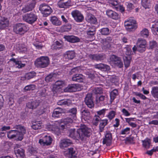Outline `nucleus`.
Wrapping results in <instances>:
<instances>
[{
    "label": "nucleus",
    "instance_id": "1",
    "mask_svg": "<svg viewBox=\"0 0 158 158\" xmlns=\"http://www.w3.org/2000/svg\"><path fill=\"white\" fill-rule=\"evenodd\" d=\"M50 64V60L47 56H42L37 58L35 62L37 67L44 68L47 67Z\"/></svg>",
    "mask_w": 158,
    "mask_h": 158
},
{
    "label": "nucleus",
    "instance_id": "2",
    "mask_svg": "<svg viewBox=\"0 0 158 158\" xmlns=\"http://www.w3.org/2000/svg\"><path fill=\"white\" fill-rule=\"evenodd\" d=\"M13 129L19 130L20 131L15 130V139L19 140H21L23 138V136L26 133L25 127L20 125H16L14 126Z\"/></svg>",
    "mask_w": 158,
    "mask_h": 158
},
{
    "label": "nucleus",
    "instance_id": "3",
    "mask_svg": "<svg viewBox=\"0 0 158 158\" xmlns=\"http://www.w3.org/2000/svg\"><path fill=\"white\" fill-rule=\"evenodd\" d=\"M79 129L80 135L81 140L84 141L85 140V137H89L92 134V131L90 128H88L84 125L81 127Z\"/></svg>",
    "mask_w": 158,
    "mask_h": 158
},
{
    "label": "nucleus",
    "instance_id": "4",
    "mask_svg": "<svg viewBox=\"0 0 158 158\" xmlns=\"http://www.w3.org/2000/svg\"><path fill=\"white\" fill-rule=\"evenodd\" d=\"M27 26L24 24L19 23L15 25L13 27V30L16 34L23 35L28 30Z\"/></svg>",
    "mask_w": 158,
    "mask_h": 158
},
{
    "label": "nucleus",
    "instance_id": "5",
    "mask_svg": "<svg viewBox=\"0 0 158 158\" xmlns=\"http://www.w3.org/2000/svg\"><path fill=\"white\" fill-rule=\"evenodd\" d=\"M124 26L127 30L129 31H135L137 27L136 20L131 19L125 21Z\"/></svg>",
    "mask_w": 158,
    "mask_h": 158
},
{
    "label": "nucleus",
    "instance_id": "6",
    "mask_svg": "<svg viewBox=\"0 0 158 158\" xmlns=\"http://www.w3.org/2000/svg\"><path fill=\"white\" fill-rule=\"evenodd\" d=\"M39 10L44 17H47L52 12V9L50 7L46 4H41L39 7Z\"/></svg>",
    "mask_w": 158,
    "mask_h": 158
},
{
    "label": "nucleus",
    "instance_id": "7",
    "mask_svg": "<svg viewBox=\"0 0 158 158\" xmlns=\"http://www.w3.org/2000/svg\"><path fill=\"white\" fill-rule=\"evenodd\" d=\"M23 20L30 24H32L34 23L37 19L36 15L32 13H27L23 16Z\"/></svg>",
    "mask_w": 158,
    "mask_h": 158
},
{
    "label": "nucleus",
    "instance_id": "8",
    "mask_svg": "<svg viewBox=\"0 0 158 158\" xmlns=\"http://www.w3.org/2000/svg\"><path fill=\"white\" fill-rule=\"evenodd\" d=\"M147 42L144 39L139 38L138 39L137 45V51L140 52H143L146 50V46Z\"/></svg>",
    "mask_w": 158,
    "mask_h": 158
},
{
    "label": "nucleus",
    "instance_id": "9",
    "mask_svg": "<svg viewBox=\"0 0 158 158\" xmlns=\"http://www.w3.org/2000/svg\"><path fill=\"white\" fill-rule=\"evenodd\" d=\"M20 146L16 144L14 146V152L17 158H23L25 156V151L22 148H19Z\"/></svg>",
    "mask_w": 158,
    "mask_h": 158
},
{
    "label": "nucleus",
    "instance_id": "10",
    "mask_svg": "<svg viewBox=\"0 0 158 158\" xmlns=\"http://www.w3.org/2000/svg\"><path fill=\"white\" fill-rule=\"evenodd\" d=\"M52 140V137L47 135H45L43 138L40 139L39 140V143L43 146L50 145Z\"/></svg>",
    "mask_w": 158,
    "mask_h": 158
},
{
    "label": "nucleus",
    "instance_id": "11",
    "mask_svg": "<svg viewBox=\"0 0 158 158\" xmlns=\"http://www.w3.org/2000/svg\"><path fill=\"white\" fill-rule=\"evenodd\" d=\"M89 57L90 59L93 60L101 61L106 58V56L103 53H97L93 54H90L89 55Z\"/></svg>",
    "mask_w": 158,
    "mask_h": 158
},
{
    "label": "nucleus",
    "instance_id": "12",
    "mask_svg": "<svg viewBox=\"0 0 158 158\" xmlns=\"http://www.w3.org/2000/svg\"><path fill=\"white\" fill-rule=\"evenodd\" d=\"M71 14L74 20L77 22H82L84 19L83 15L78 10L73 11Z\"/></svg>",
    "mask_w": 158,
    "mask_h": 158
},
{
    "label": "nucleus",
    "instance_id": "13",
    "mask_svg": "<svg viewBox=\"0 0 158 158\" xmlns=\"http://www.w3.org/2000/svg\"><path fill=\"white\" fill-rule=\"evenodd\" d=\"M110 59L111 61H112L116 66L119 68H121L123 67V62L119 57L116 55H112L111 56Z\"/></svg>",
    "mask_w": 158,
    "mask_h": 158
},
{
    "label": "nucleus",
    "instance_id": "14",
    "mask_svg": "<svg viewBox=\"0 0 158 158\" xmlns=\"http://www.w3.org/2000/svg\"><path fill=\"white\" fill-rule=\"evenodd\" d=\"M84 101L86 105L89 108H91L94 106V104L93 102L92 94H88L86 95Z\"/></svg>",
    "mask_w": 158,
    "mask_h": 158
},
{
    "label": "nucleus",
    "instance_id": "15",
    "mask_svg": "<svg viewBox=\"0 0 158 158\" xmlns=\"http://www.w3.org/2000/svg\"><path fill=\"white\" fill-rule=\"evenodd\" d=\"M79 132V129L77 131L75 129H70L69 131V135L70 137L74 139L81 140Z\"/></svg>",
    "mask_w": 158,
    "mask_h": 158
},
{
    "label": "nucleus",
    "instance_id": "16",
    "mask_svg": "<svg viewBox=\"0 0 158 158\" xmlns=\"http://www.w3.org/2000/svg\"><path fill=\"white\" fill-rule=\"evenodd\" d=\"M64 155L69 158H74L76 157V149L73 148H68L64 151Z\"/></svg>",
    "mask_w": 158,
    "mask_h": 158
},
{
    "label": "nucleus",
    "instance_id": "17",
    "mask_svg": "<svg viewBox=\"0 0 158 158\" xmlns=\"http://www.w3.org/2000/svg\"><path fill=\"white\" fill-rule=\"evenodd\" d=\"M106 15L109 18L113 19L118 20L120 18V15L115 11L111 10L106 11Z\"/></svg>",
    "mask_w": 158,
    "mask_h": 158
},
{
    "label": "nucleus",
    "instance_id": "18",
    "mask_svg": "<svg viewBox=\"0 0 158 158\" xmlns=\"http://www.w3.org/2000/svg\"><path fill=\"white\" fill-rule=\"evenodd\" d=\"M82 120L85 122H88L91 118L90 113L88 110L86 109L82 110L81 111Z\"/></svg>",
    "mask_w": 158,
    "mask_h": 158
},
{
    "label": "nucleus",
    "instance_id": "19",
    "mask_svg": "<svg viewBox=\"0 0 158 158\" xmlns=\"http://www.w3.org/2000/svg\"><path fill=\"white\" fill-rule=\"evenodd\" d=\"M112 139L111 134L108 132L107 133L103 140V144H106L107 146H110L111 143Z\"/></svg>",
    "mask_w": 158,
    "mask_h": 158
},
{
    "label": "nucleus",
    "instance_id": "20",
    "mask_svg": "<svg viewBox=\"0 0 158 158\" xmlns=\"http://www.w3.org/2000/svg\"><path fill=\"white\" fill-rule=\"evenodd\" d=\"M57 4L60 8H66L71 6L70 0H60L57 3Z\"/></svg>",
    "mask_w": 158,
    "mask_h": 158
},
{
    "label": "nucleus",
    "instance_id": "21",
    "mask_svg": "<svg viewBox=\"0 0 158 158\" xmlns=\"http://www.w3.org/2000/svg\"><path fill=\"white\" fill-rule=\"evenodd\" d=\"M64 38L68 41L72 43L78 42L80 41L79 38L73 35H65Z\"/></svg>",
    "mask_w": 158,
    "mask_h": 158
},
{
    "label": "nucleus",
    "instance_id": "22",
    "mask_svg": "<svg viewBox=\"0 0 158 158\" xmlns=\"http://www.w3.org/2000/svg\"><path fill=\"white\" fill-rule=\"evenodd\" d=\"M39 101L37 100L31 101L26 104L27 107L30 109H34L36 108L39 105Z\"/></svg>",
    "mask_w": 158,
    "mask_h": 158
},
{
    "label": "nucleus",
    "instance_id": "23",
    "mask_svg": "<svg viewBox=\"0 0 158 158\" xmlns=\"http://www.w3.org/2000/svg\"><path fill=\"white\" fill-rule=\"evenodd\" d=\"M71 140L68 139H64L61 140L60 143V147L61 148H64L72 144Z\"/></svg>",
    "mask_w": 158,
    "mask_h": 158
},
{
    "label": "nucleus",
    "instance_id": "24",
    "mask_svg": "<svg viewBox=\"0 0 158 158\" xmlns=\"http://www.w3.org/2000/svg\"><path fill=\"white\" fill-rule=\"evenodd\" d=\"M73 119L71 117H68L62 119L61 122L66 126V127H68L73 123Z\"/></svg>",
    "mask_w": 158,
    "mask_h": 158
},
{
    "label": "nucleus",
    "instance_id": "25",
    "mask_svg": "<svg viewBox=\"0 0 158 158\" xmlns=\"http://www.w3.org/2000/svg\"><path fill=\"white\" fill-rule=\"evenodd\" d=\"M86 21L92 24H95L97 22V19L94 16L91 14H87L86 18Z\"/></svg>",
    "mask_w": 158,
    "mask_h": 158
},
{
    "label": "nucleus",
    "instance_id": "26",
    "mask_svg": "<svg viewBox=\"0 0 158 158\" xmlns=\"http://www.w3.org/2000/svg\"><path fill=\"white\" fill-rule=\"evenodd\" d=\"M35 5V2H31L29 5H25L22 9V11L24 13L31 11L34 8Z\"/></svg>",
    "mask_w": 158,
    "mask_h": 158
},
{
    "label": "nucleus",
    "instance_id": "27",
    "mask_svg": "<svg viewBox=\"0 0 158 158\" xmlns=\"http://www.w3.org/2000/svg\"><path fill=\"white\" fill-rule=\"evenodd\" d=\"M77 85L76 84H71L69 85L64 89L65 92H74L77 90Z\"/></svg>",
    "mask_w": 158,
    "mask_h": 158
},
{
    "label": "nucleus",
    "instance_id": "28",
    "mask_svg": "<svg viewBox=\"0 0 158 158\" xmlns=\"http://www.w3.org/2000/svg\"><path fill=\"white\" fill-rule=\"evenodd\" d=\"M84 79V77L81 74H76L72 77L73 81L79 82H82Z\"/></svg>",
    "mask_w": 158,
    "mask_h": 158
},
{
    "label": "nucleus",
    "instance_id": "29",
    "mask_svg": "<svg viewBox=\"0 0 158 158\" xmlns=\"http://www.w3.org/2000/svg\"><path fill=\"white\" fill-rule=\"evenodd\" d=\"M108 123V120L107 119L101 120V122L99 125V131L100 134V132L103 131L105 126L107 125Z\"/></svg>",
    "mask_w": 158,
    "mask_h": 158
},
{
    "label": "nucleus",
    "instance_id": "30",
    "mask_svg": "<svg viewBox=\"0 0 158 158\" xmlns=\"http://www.w3.org/2000/svg\"><path fill=\"white\" fill-rule=\"evenodd\" d=\"M9 22L7 19L3 18L0 20V29H3L8 27Z\"/></svg>",
    "mask_w": 158,
    "mask_h": 158
},
{
    "label": "nucleus",
    "instance_id": "31",
    "mask_svg": "<svg viewBox=\"0 0 158 158\" xmlns=\"http://www.w3.org/2000/svg\"><path fill=\"white\" fill-rule=\"evenodd\" d=\"M75 56V53L73 51H69L67 52L64 54L65 58L69 60L73 59Z\"/></svg>",
    "mask_w": 158,
    "mask_h": 158
},
{
    "label": "nucleus",
    "instance_id": "32",
    "mask_svg": "<svg viewBox=\"0 0 158 158\" xmlns=\"http://www.w3.org/2000/svg\"><path fill=\"white\" fill-rule=\"evenodd\" d=\"M50 21L52 24L55 26H60L62 24V22L55 16L51 17Z\"/></svg>",
    "mask_w": 158,
    "mask_h": 158
},
{
    "label": "nucleus",
    "instance_id": "33",
    "mask_svg": "<svg viewBox=\"0 0 158 158\" xmlns=\"http://www.w3.org/2000/svg\"><path fill=\"white\" fill-rule=\"evenodd\" d=\"M63 110L61 108H57L55 109L52 113V116L58 118L61 115Z\"/></svg>",
    "mask_w": 158,
    "mask_h": 158
},
{
    "label": "nucleus",
    "instance_id": "34",
    "mask_svg": "<svg viewBox=\"0 0 158 158\" xmlns=\"http://www.w3.org/2000/svg\"><path fill=\"white\" fill-rule=\"evenodd\" d=\"M71 103V101L69 99H62L59 100L57 102V104L61 106H69Z\"/></svg>",
    "mask_w": 158,
    "mask_h": 158
},
{
    "label": "nucleus",
    "instance_id": "35",
    "mask_svg": "<svg viewBox=\"0 0 158 158\" xmlns=\"http://www.w3.org/2000/svg\"><path fill=\"white\" fill-rule=\"evenodd\" d=\"M151 94L154 98H158V87H153L152 89Z\"/></svg>",
    "mask_w": 158,
    "mask_h": 158
},
{
    "label": "nucleus",
    "instance_id": "36",
    "mask_svg": "<svg viewBox=\"0 0 158 158\" xmlns=\"http://www.w3.org/2000/svg\"><path fill=\"white\" fill-rule=\"evenodd\" d=\"M123 59L125 66L127 68L130 64L131 57V56H125L123 57Z\"/></svg>",
    "mask_w": 158,
    "mask_h": 158
},
{
    "label": "nucleus",
    "instance_id": "37",
    "mask_svg": "<svg viewBox=\"0 0 158 158\" xmlns=\"http://www.w3.org/2000/svg\"><path fill=\"white\" fill-rule=\"evenodd\" d=\"M32 125L31 126L32 128L35 130H37L40 129L42 127L41 125L39 122L33 121L32 122Z\"/></svg>",
    "mask_w": 158,
    "mask_h": 158
},
{
    "label": "nucleus",
    "instance_id": "38",
    "mask_svg": "<svg viewBox=\"0 0 158 158\" xmlns=\"http://www.w3.org/2000/svg\"><path fill=\"white\" fill-rule=\"evenodd\" d=\"M141 36L145 38H148L149 35V30L146 28H143L140 32Z\"/></svg>",
    "mask_w": 158,
    "mask_h": 158
},
{
    "label": "nucleus",
    "instance_id": "39",
    "mask_svg": "<svg viewBox=\"0 0 158 158\" xmlns=\"http://www.w3.org/2000/svg\"><path fill=\"white\" fill-rule=\"evenodd\" d=\"M57 76V75L56 73L51 74L45 78V80L47 82L52 81L54 80Z\"/></svg>",
    "mask_w": 158,
    "mask_h": 158
},
{
    "label": "nucleus",
    "instance_id": "40",
    "mask_svg": "<svg viewBox=\"0 0 158 158\" xmlns=\"http://www.w3.org/2000/svg\"><path fill=\"white\" fill-rule=\"evenodd\" d=\"M155 24L152 25V31L155 35H157L158 33V20H156L155 21Z\"/></svg>",
    "mask_w": 158,
    "mask_h": 158
},
{
    "label": "nucleus",
    "instance_id": "41",
    "mask_svg": "<svg viewBox=\"0 0 158 158\" xmlns=\"http://www.w3.org/2000/svg\"><path fill=\"white\" fill-rule=\"evenodd\" d=\"M36 73L35 72L32 71L26 74L25 77L26 79L28 80L33 78L35 77L36 76Z\"/></svg>",
    "mask_w": 158,
    "mask_h": 158
},
{
    "label": "nucleus",
    "instance_id": "42",
    "mask_svg": "<svg viewBox=\"0 0 158 158\" xmlns=\"http://www.w3.org/2000/svg\"><path fill=\"white\" fill-rule=\"evenodd\" d=\"M77 110L76 108H73L69 110V116L72 117L73 118L75 119L76 118V114L77 113Z\"/></svg>",
    "mask_w": 158,
    "mask_h": 158
},
{
    "label": "nucleus",
    "instance_id": "43",
    "mask_svg": "<svg viewBox=\"0 0 158 158\" xmlns=\"http://www.w3.org/2000/svg\"><path fill=\"white\" fill-rule=\"evenodd\" d=\"M118 94V90L117 89H114L110 93V97L111 102H112L114 100Z\"/></svg>",
    "mask_w": 158,
    "mask_h": 158
},
{
    "label": "nucleus",
    "instance_id": "44",
    "mask_svg": "<svg viewBox=\"0 0 158 158\" xmlns=\"http://www.w3.org/2000/svg\"><path fill=\"white\" fill-rule=\"evenodd\" d=\"M100 121H101V118L100 116L98 115H95L93 118V124L95 126H97Z\"/></svg>",
    "mask_w": 158,
    "mask_h": 158
},
{
    "label": "nucleus",
    "instance_id": "45",
    "mask_svg": "<svg viewBox=\"0 0 158 158\" xmlns=\"http://www.w3.org/2000/svg\"><path fill=\"white\" fill-rule=\"evenodd\" d=\"M71 28V25L70 24H68L66 25H63L61 26L60 29L61 31L65 32L69 31Z\"/></svg>",
    "mask_w": 158,
    "mask_h": 158
},
{
    "label": "nucleus",
    "instance_id": "46",
    "mask_svg": "<svg viewBox=\"0 0 158 158\" xmlns=\"http://www.w3.org/2000/svg\"><path fill=\"white\" fill-rule=\"evenodd\" d=\"M143 145V147L146 148H149L150 145V140L147 138L144 140H142Z\"/></svg>",
    "mask_w": 158,
    "mask_h": 158
},
{
    "label": "nucleus",
    "instance_id": "47",
    "mask_svg": "<svg viewBox=\"0 0 158 158\" xmlns=\"http://www.w3.org/2000/svg\"><path fill=\"white\" fill-rule=\"evenodd\" d=\"M99 31L102 35H106L110 33L109 29L108 28H103L99 30Z\"/></svg>",
    "mask_w": 158,
    "mask_h": 158
},
{
    "label": "nucleus",
    "instance_id": "48",
    "mask_svg": "<svg viewBox=\"0 0 158 158\" xmlns=\"http://www.w3.org/2000/svg\"><path fill=\"white\" fill-rule=\"evenodd\" d=\"M116 114V112L114 110H111L106 116V117H107L110 121H111L114 118Z\"/></svg>",
    "mask_w": 158,
    "mask_h": 158
},
{
    "label": "nucleus",
    "instance_id": "49",
    "mask_svg": "<svg viewBox=\"0 0 158 158\" xmlns=\"http://www.w3.org/2000/svg\"><path fill=\"white\" fill-rule=\"evenodd\" d=\"M102 48L105 50H106L108 49H109L111 47L110 44L107 43V42H105L104 41L102 40Z\"/></svg>",
    "mask_w": 158,
    "mask_h": 158
},
{
    "label": "nucleus",
    "instance_id": "50",
    "mask_svg": "<svg viewBox=\"0 0 158 158\" xmlns=\"http://www.w3.org/2000/svg\"><path fill=\"white\" fill-rule=\"evenodd\" d=\"M15 130H11L7 132V136L9 139H15Z\"/></svg>",
    "mask_w": 158,
    "mask_h": 158
},
{
    "label": "nucleus",
    "instance_id": "51",
    "mask_svg": "<svg viewBox=\"0 0 158 158\" xmlns=\"http://www.w3.org/2000/svg\"><path fill=\"white\" fill-rule=\"evenodd\" d=\"M142 6L145 9L148 8L150 3V0H141Z\"/></svg>",
    "mask_w": 158,
    "mask_h": 158
},
{
    "label": "nucleus",
    "instance_id": "52",
    "mask_svg": "<svg viewBox=\"0 0 158 158\" xmlns=\"http://www.w3.org/2000/svg\"><path fill=\"white\" fill-rule=\"evenodd\" d=\"M93 92L96 94H100L102 93V90L101 87H95L93 90Z\"/></svg>",
    "mask_w": 158,
    "mask_h": 158
},
{
    "label": "nucleus",
    "instance_id": "53",
    "mask_svg": "<svg viewBox=\"0 0 158 158\" xmlns=\"http://www.w3.org/2000/svg\"><path fill=\"white\" fill-rule=\"evenodd\" d=\"M106 97V96L101 95L98 97L96 98V102L97 103H100L104 101L105 98Z\"/></svg>",
    "mask_w": 158,
    "mask_h": 158
},
{
    "label": "nucleus",
    "instance_id": "54",
    "mask_svg": "<svg viewBox=\"0 0 158 158\" xmlns=\"http://www.w3.org/2000/svg\"><path fill=\"white\" fill-rule=\"evenodd\" d=\"M87 33L88 37H91L92 38H94V35L95 34V28H94V29H93L92 31H87Z\"/></svg>",
    "mask_w": 158,
    "mask_h": 158
},
{
    "label": "nucleus",
    "instance_id": "55",
    "mask_svg": "<svg viewBox=\"0 0 158 158\" xmlns=\"http://www.w3.org/2000/svg\"><path fill=\"white\" fill-rule=\"evenodd\" d=\"M107 110L106 109H103L97 112L98 115L104 116L106 113V111Z\"/></svg>",
    "mask_w": 158,
    "mask_h": 158
},
{
    "label": "nucleus",
    "instance_id": "56",
    "mask_svg": "<svg viewBox=\"0 0 158 158\" xmlns=\"http://www.w3.org/2000/svg\"><path fill=\"white\" fill-rule=\"evenodd\" d=\"M19 48L20 52H24L27 51V48L25 45L23 44H19Z\"/></svg>",
    "mask_w": 158,
    "mask_h": 158
},
{
    "label": "nucleus",
    "instance_id": "57",
    "mask_svg": "<svg viewBox=\"0 0 158 158\" xmlns=\"http://www.w3.org/2000/svg\"><path fill=\"white\" fill-rule=\"evenodd\" d=\"M35 88V85H30L26 86L24 88L26 90H34Z\"/></svg>",
    "mask_w": 158,
    "mask_h": 158
},
{
    "label": "nucleus",
    "instance_id": "58",
    "mask_svg": "<svg viewBox=\"0 0 158 158\" xmlns=\"http://www.w3.org/2000/svg\"><path fill=\"white\" fill-rule=\"evenodd\" d=\"M15 65L16 67L20 69L24 67L25 66V64H22L21 61L18 60Z\"/></svg>",
    "mask_w": 158,
    "mask_h": 158
},
{
    "label": "nucleus",
    "instance_id": "59",
    "mask_svg": "<svg viewBox=\"0 0 158 158\" xmlns=\"http://www.w3.org/2000/svg\"><path fill=\"white\" fill-rule=\"evenodd\" d=\"M157 46V43L154 40H152L149 42V48L152 49Z\"/></svg>",
    "mask_w": 158,
    "mask_h": 158
},
{
    "label": "nucleus",
    "instance_id": "60",
    "mask_svg": "<svg viewBox=\"0 0 158 158\" xmlns=\"http://www.w3.org/2000/svg\"><path fill=\"white\" fill-rule=\"evenodd\" d=\"M130 128L127 127L121 130L120 132V134L122 135L128 134L130 132Z\"/></svg>",
    "mask_w": 158,
    "mask_h": 158
},
{
    "label": "nucleus",
    "instance_id": "61",
    "mask_svg": "<svg viewBox=\"0 0 158 158\" xmlns=\"http://www.w3.org/2000/svg\"><path fill=\"white\" fill-rule=\"evenodd\" d=\"M102 68L101 70L102 71H108L110 69V67L106 64H102Z\"/></svg>",
    "mask_w": 158,
    "mask_h": 158
},
{
    "label": "nucleus",
    "instance_id": "62",
    "mask_svg": "<svg viewBox=\"0 0 158 158\" xmlns=\"http://www.w3.org/2000/svg\"><path fill=\"white\" fill-rule=\"evenodd\" d=\"M125 143H130L133 144L134 142V138L133 137H127L126 138L125 140Z\"/></svg>",
    "mask_w": 158,
    "mask_h": 158
},
{
    "label": "nucleus",
    "instance_id": "63",
    "mask_svg": "<svg viewBox=\"0 0 158 158\" xmlns=\"http://www.w3.org/2000/svg\"><path fill=\"white\" fill-rule=\"evenodd\" d=\"M36 151L37 148H36L31 147L29 148V152L32 154H35L37 152Z\"/></svg>",
    "mask_w": 158,
    "mask_h": 158
},
{
    "label": "nucleus",
    "instance_id": "64",
    "mask_svg": "<svg viewBox=\"0 0 158 158\" xmlns=\"http://www.w3.org/2000/svg\"><path fill=\"white\" fill-rule=\"evenodd\" d=\"M135 95L139 96L143 100H146L147 98L145 96L140 93L136 92H135Z\"/></svg>",
    "mask_w": 158,
    "mask_h": 158
}]
</instances>
